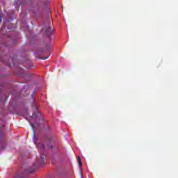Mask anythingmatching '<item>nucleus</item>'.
I'll list each match as a JSON object with an SVG mask.
<instances>
[{
  "label": "nucleus",
  "instance_id": "nucleus-6",
  "mask_svg": "<svg viewBox=\"0 0 178 178\" xmlns=\"http://www.w3.org/2000/svg\"><path fill=\"white\" fill-rule=\"evenodd\" d=\"M32 129H35L37 127L35 125V124H31Z\"/></svg>",
  "mask_w": 178,
  "mask_h": 178
},
{
  "label": "nucleus",
  "instance_id": "nucleus-5",
  "mask_svg": "<svg viewBox=\"0 0 178 178\" xmlns=\"http://www.w3.org/2000/svg\"><path fill=\"white\" fill-rule=\"evenodd\" d=\"M78 165H79V166H83V163H81V160H78Z\"/></svg>",
  "mask_w": 178,
  "mask_h": 178
},
{
  "label": "nucleus",
  "instance_id": "nucleus-4",
  "mask_svg": "<svg viewBox=\"0 0 178 178\" xmlns=\"http://www.w3.org/2000/svg\"><path fill=\"white\" fill-rule=\"evenodd\" d=\"M6 101H8V96L3 95V96L2 97L1 102H6Z\"/></svg>",
  "mask_w": 178,
  "mask_h": 178
},
{
  "label": "nucleus",
  "instance_id": "nucleus-11",
  "mask_svg": "<svg viewBox=\"0 0 178 178\" xmlns=\"http://www.w3.org/2000/svg\"><path fill=\"white\" fill-rule=\"evenodd\" d=\"M78 161H81V158H80V156H78Z\"/></svg>",
  "mask_w": 178,
  "mask_h": 178
},
{
  "label": "nucleus",
  "instance_id": "nucleus-8",
  "mask_svg": "<svg viewBox=\"0 0 178 178\" xmlns=\"http://www.w3.org/2000/svg\"><path fill=\"white\" fill-rule=\"evenodd\" d=\"M33 118H37V114L35 113H33Z\"/></svg>",
  "mask_w": 178,
  "mask_h": 178
},
{
  "label": "nucleus",
  "instance_id": "nucleus-3",
  "mask_svg": "<svg viewBox=\"0 0 178 178\" xmlns=\"http://www.w3.org/2000/svg\"><path fill=\"white\" fill-rule=\"evenodd\" d=\"M37 145L40 149H45L46 148L45 145H44L43 143H38Z\"/></svg>",
  "mask_w": 178,
  "mask_h": 178
},
{
  "label": "nucleus",
  "instance_id": "nucleus-9",
  "mask_svg": "<svg viewBox=\"0 0 178 178\" xmlns=\"http://www.w3.org/2000/svg\"><path fill=\"white\" fill-rule=\"evenodd\" d=\"M33 137H35V131H33Z\"/></svg>",
  "mask_w": 178,
  "mask_h": 178
},
{
  "label": "nucleus",
  "instance_id": "nucleus-7",
  "mask_svg": "<svg viewBox=\"0 0 178 178\" xmlns=\"http://www.w3.org/2000/svg\"><path fill=\"white\" fill-rule=\"evenodd\" d=\"M48 56H44V57H42V60H47V59H48Z\"/></svg>",
  "mask_w": 178,
  "mask_h": 178
},
{
  "label": "nucleus",
  "instance_id": "nucleus-1",
  "mask_svg": "<svg viewBox=\"0 0 178 178\" xmlns=\"http://www.w3.org/2000/svg\"><path fill=\"white\" fill-rule=\"evenodd\" d=\"M45 155L44 154L40 155V158L37 162V165H42L45 163V158L44 157Z\"/></svg>",
  "mask_w": 178,
  "mask_h": 178
},
{
  "label": "nucleus",
  "instance_id": "nucleus-10",
  "mask_svg": "<svg viewBox=\"0 0 178 178\" xmlns=\"http://www.w3.org/2000/svg\"><path fill=\"white\" fill-rule=\"evenodd\" d=\"M33 172H35V169H33V170L29 171V173H33Z\"/></svg>",
  "mask_w": 178,
  "mask_h": 178
},
{
  "label": "nucleus",
  "instance_id": "nucleus-2",
  "mask_svg": "<svg viewBox=\"0 0 178 178\" xmlns=\"http://www.w3.org/2000/svg\"><path fill=\"white\" fill-rule=\"evenodd\" d=\"M45 33L47 37L52 35L54 34V29L51 26H49L45 31Z\"/></svg>",
  "mask_w": 178,
  "mask_h": 178
},
{
  "label": "nucleus",
  "instance_id": "nucleus-13",
  "mask_svg": "<svg viewBox=\"0 0 178 178\" xmlns=\"http://www.w3.org/2000/svg\"><path fill=\"white\" fill-rule=\"evenodd\" d=\"M48 147H49V148H52V146H51V145H48Z\"/></svg>",
  "mask_w": 178,
  "mask_h": 178
},
{
  "label": "nucleus",
  "instance_id": "nucleus-12",
  "mask_svg": "<svg viewBox=\"0 0 178 178\" xmlns=\"http://www.w3.org/2000/svg\"><path fill=\"white\" fill-rule=\"evenodd\" d=\"M47 6H49V2H47Z\"/></svg>",
  "mask_w": 178,
  "mask_h": 178
},
{
  "label": "nucleus",
  "instance_id": "nucleus-14",
  "mask_svg": "<svg viewBox=\"0 0 178 178\" xmlns=\"http://www.w3.org/2000/svg\"><path fill=\"white\" fill-rule=\"evenodd\" d=\"M36 111H38V107H36Z\"/></svg>",
  "mask_w": 178,
  "mask_h": 178
},
{
  "label": "nucleus",
  "instance_id": "nucleus-15",
  "mask_svg": "<svg viewBox=\"0 0 178 178\" xmlns=\"http://www.w3.org/2000/svg\"><path fill=\"white\" fill-rule=\"evenodd\" d=\"M38 113H40V111H38Z\"/></svg>",
  "mask_w": 178,
  "mask_h": 178
}]
</instances>
